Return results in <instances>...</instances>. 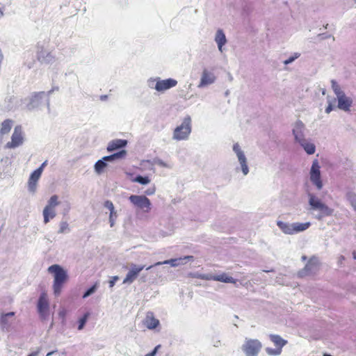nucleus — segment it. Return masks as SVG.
Returning a JSON list of instances; mask_svg holds the SVG:
<instances>
[{
	"label": "nucleus",
	"mask_w": 356,
	"mask_h": 356,
	"mask_svg": "<svg viewBox=\"0 0 356 356\" xmlns=\"http://www.w3.org/2000/svg\"><path fill=\"white\" fill-rule=\"evenodd\" d=\"M48 272L54 275L53 289L55 296L60 294L64 284L68 280L67 272L59 265L54 264L48 268Z\"/></svg>",
	"instance_id": "obj_1"
},
{
	"label": "nucleus",
	"mask_w": 356,
	"mask_h": 356,
	"mask_svg": "<svg viewBox=\"0 0 356 356\" xmlns=\"http://www.w3.org/2000/svg\"><path fill=\"white\" fill-rule=\"evenodd\" d=\"M277 225L284 234L290 235L303 232L308 229L311 225L309 222L305 223L295 222L289 224L282 221H277Z\"/></svg>",
	"instance_id": "obj_2"
},
{
	"label": "nucleus",
	"mask_w": 356,
	"mask_h": 356,
	"mask_svg": "<svg viewBox=\"0 0 356 356\" xmlns=\"http://www.w3.org/2000/svg\"><path fill=\"white\" fill-rule=\"evenodd\" d=\"M191 132V119L186 117L182 123L177 127L173 132V139L176 140H186Z\"/></svg>",
	"instance_id": "obj_3"
},
{
	"label": "nucleus",
	"mask_w": 356,
	"mask_h": 356,
	"mask_svg": "<svg viewBox=\"0 0 356 356\" xmlns=\"http://www.w3.org/2000/svg\"><path fill=\"white\" fill-rule=\"evenodd\" d=\"M309 203L313 209L318 210L320 211L318 219H321L325 216H331L333 213V210L329 208L326 204H323L318 197L315 195L310 194Z\"/></svg>",
	"instance_id": "obj_4"
},
{
	"label": "nucleus",
	"mask_w": 356,
	"mask_h": 356,
	"mask_svg": "<svg viewBox=\"0 0 356 356\" xmlns=\"http://www.w3.org/2000/svg\"><path fill=\"white\" fill-rule=\"evenodd\" d=\"M246 356H257L262 348L258 339H247L241 347Z\"/></svg>",
	"instance_id": "obj_5"
},
{
	"label": "nucleus",
	"mask_w": 356,
	"mask_h": 356,
	"mask_svg": "<svg viewBox=\"0 0 356 356\" xmlns=\"http://www.w3.org/2000/svg\"><path fill=\"white\" fill-rule=\"evenodd\" d=\"M129 200L134 207L145 213H149L152 209L151 202L145 195H131Z\"/></svg>",
	"instance_id": "obj_6"
},
{
	"label": "nucleus",
	"mask_w": 356,
	"mask_h": 356,
	"mask_svg": "<svg viewBox=\"0 0 356 356\" xmlns=\"http://www.w3.org/2000/svg\"><path fill=\"white\" fill-rule=\"evenodd\" d=\"M58 197L56 195H52L48 201L47 205L43 210L44 222L48 223L50 219L56 216L55 207L59 205Z\"/></svg>",
	"instance_id": "obj_7"
},
{
	"label": "nucleus",
	"mask_w": 356,
	"mask_h": 356,
	"mask_svg": "<svg viewBox=\"0 0 356 356\" xmlns=\"http://www.w3.org/2000/svg\"><path fill=\"white\" fill-rule=\"evenodd\" d=\"M270 340L275 346V348H267L266 353L270 355H279L281 354L282 348L287 343V341L282 339L277 334H270Z\"/></svg>",
	"instance_id": "obj_8"
},
{
	"label": "nucleus",
	"mask_w": 356,
	"mask_h": 356,
	"mask_svg": "<svg viewBox=\"0 0 356 356\" xmlns=\"http://www.w3.org/2000/svg\"><path fill=\"white\" fill-rule=\"evenodd\" d=\"M194 277L204 280H213L224 283L236 284V280H235L231 276H229L227 274L225 273L216 275H213L211 274H198L197 275H195Z\"/></svg>",
	"instance_id": "obj_9"
},
{
	"label": "nucleus",
	"mask_w": 356,
	"mask_h": 356,
	"mask_svg": "<svg viewBox=\"0 0 356 356\" xmlns=\"http://www.w3.org/2000/svg\"><path fill=\"white\" fill-rule=\"evenodd\" d=\"M23 142L24 134L22 127L21 125H17L14 129V131L11 136V141L6 143V147L8 149H13L22 145Z\"/></svg>",
	"instance_id": "obj_10"
},
{
	"label": "nucleus",
	"mask_w": 356,
	"mask_h": 356,
	"mask_svg": "<svg viewBox=\"0 0 356 356\" xmlns=\"http://www.w3.org/2000/svg\"><path fill=\"white\" fill-rule=\"evenodd\" d=\"M38 312L42 320H46L49 316V304L47 294L45 292L41 293L38 302Z\"/></svg>",
	"instance_id": "obj_11"
},
{
	"label": "nucleus",
	"mask_w": 356,
	"mask_h": 356,
	"mask_svg": "<svg viewBox=\"0 0 356 356\" xmlns=\"http://www.w3.org/2000/svg\"><path fill=\"white\" fill-rule=\"evenodd\" d=\"M310 179L312 183L316 185L318 190L322 188L323 184L321 180L320 167L317 160H315L313 162L310 172Z\"/></svg>",
	"instance_id": "obj_12"
},
{
	"label": "nucleus",
	"mask_w": 356,
	"mask_h": 356,
	"mask_svg": "<svg viewBox=\"0 0 356 356\" xmlns=\"http://www.w3.org/2000/svg\"><path fill=\"white\" fill-rule=\"evenodd\" d=\"M144 266H136L132 265L131 268L127 273L125 278L123 280L124 284H131L138 277L139 273L144 269Z\"/></svg>",
	"instance_id": "obj_13"
},
{
	"label": "nucleus",
	"mask_w": 356,
	"mask_h": 356,
	"mask_svg": "<svg viewBox=\"0 0 356 356\" xmlns=\"http://www.w3.org/2000/svg\"><path fill=\"white\" fill-rule=\"evenodd\" d=\"M177 81L173 79L159 80L156 81L154 88L159 92H163L176 86Z\"/></svg>",
	"instance_id": "obj_14"
},
{
	"label": "nucleus",
	"mask_w": 356,
	"mask_h": 356,
	"mask_svg": "<svg viewBox=\"0 0 356 356\" xmlns=\"http://www.w3.org/2000/svg\"><path fill=\"white\" fill-rule=\"evenodd\" d=\"M233 149L237 155V157L241 163V165L242 168V171H243V174L245 175H247L249 172V170H248V167L246 163V158H245L243 152L241 149L238 143L234 144V147H233Z\"/></svg>",
	"instance_id": "obj_15"
},
{
	"label": "nucleus",
	"mask_w": 356,
	"mask_h": 356,
	"mask_svg": "<svg viewBox=\"0 0 356 356\" xmlns=\"http://www.w3.org/2000/svg\"><path fill=\"white\" fill-rule=\"evenodd\" d=\"M41 175L42 168H38L31 173L28 181V188L31 192L33 193L35 191L37 183Z\"/></svg>",
	"instance_id": "obj_16"
},
{
	"label": "nucleus",
	"mask_w": 356,
	"mask_h": 356,
	"mask_svg": "<svg viewBox=\"0 0 356 356\" xmlns=\"http://www.w3.org/2000/svg\"><path fill=\"white\" fill-rule=\"evenodd\" d=\"M337 97L338 99V108L345 111H350L353 104L352 99L347 97L344 92L337 96Z\"/></svg>",
	"instance_id": "obj_17"
},
{
	"label": "nucleus",
	"mask_w": 356,
	"mask_h": 356,
	"mask_svg": "<svg viewBox=\"0 0 356 356\" xmlns=\"http://www.w3.org/2000/svg\"><path fill=\"white\" fill-rule=\"evenodd\" d=\"M144 325L149 330L156 328L159 325V321L154 316L152 312H148L144 320Z\"/></svg>",
	"instance_id": "obj_18"
},
{
	"label": "nucleus",
	"mask_w": 356,
	"mask_h": 356,
	"mask_svg": "<svg viewBox=\"0 0 356 356\" xmlns=\"http://www.w3.org/2000/svg\"><path fill=\"white\" fill-rule=\"evenodd\" d=\"M296 140L303 147L304 149L308 154H313L315 152V145L313 143H307L305 139L298 138V135L295 134Z\"/></svg>",
	"instance_id": "obj_19"
},
{
	"label": "nucleus",
	"mask_w": 356,
	"mask_h": 356,
	"mask_svg": "<svg viewBox=\"0 0 356 356\" xmlns=\"http://www.w3.org/2000/svg\"><path fill=\"white\" fill-rule=\"evenodd\" d=\"M15 312H8L6 314H2L0 316V325L3 330H8L10 327L11 322L9 321V318L13 317Z\"/></svg>",
	"instance_id": "obj_20"
},
{
	"label": "nucleus",
	"mask_w": 356,
	"mask_h": 356,
	"mask_svg": "<svg viewBox=\"0 0 356 356\" xmlns=\"http://www.w3.org/2000/svg\"><path fill=\"white\" fill-rule=\"evenodd\" d=\"M127 141L122 139H115L111 141L107 147L108 152H113L117 149H120L126 146Z\"/></svg>",
	"instance_id": "obj_21"
},
{
	"label": "nucleus",
	"mask_w": 356,
	"mask_h": 356,
	"mask_svg": "<svg viewBox=\"0 0 356 356\" xmlns=\"http://www.w3.org/2000/svg\"><path fill=\"white\" fill-rule=\"evenodd\" d=\"M193 259V256H186L184 258H179V259H172L169 260H165L164 261H159L154 264V266H160L162 264H170L172 266H177L181 264V261L183 259L192 260Z\"/></svg>",
	"instance_id": "obj_22"
},
{
	"label": "nucleus",
	"mask_w": 356,
	"mask_h": 356,
	"mask_svg": "<svg viewBox=\"0 0 356 356\" xmlns=\"http://www.w3.org/2000/svg\"><path fill=\"white\" fill-rule=\"evenodd\" d=\"M214 76L207 70H204L202 73L200 86H204L211 84L214 81Z\"/></svg>",
	"instance_id": "obj_23"
},
{
	"label": "nucleus",
	"mask_w": 356,
	"mask_h": 356,
	"mask_svg": "<svg viewBox=\"0 0 356 356\" xmlns=\"http://www.w3.org/2000/svg\"><path fill=\"white\" fill-rule=\"evenodd\" d=\"M215 40L218 44V49L222 51V46L226 43V38L222 30L219 29L216 32Z\"/></svg>",
	"instance_id": "obj_24"
},
{
	"label": "nucleus",
	"mask_w": 356,
	"mask_h": 356,
	"mask_svg": "<svg viewBox=\"0 0 356 356\" xmlns=\"http://www.w3.org/2000/svg\"><path fill=\"white\" fill-rule=\"evenodd\" d=\"M126 154H127L126 150L122 149V150H120V152H118L115 154H113L112 155L104 156L103 160L106 161H111L115 159H122L126 156Z\"/></svg>",
	"instance_id": "obj_25"
},
{
	"label": "nucleus",
	"mask_w": 356,
	"mask_h": 356,
	"mask_svg": "<svg viewBox=\"0 0 356 356\" xmlns=\"http://www.w3.org/2000/svg\"><path fill=\"white\" fill-rule=\"evenodd\" d=\"M106 161H104L103 159L99 160L95 164V170L97 174H101L103 172L105 168L107 166V163Z\"/></svg>",
	"instance_id": "obj_26"
},
{
	"label": "nucleus",
	"mask_w": 356,
	"mask_h": 356,
	"mask_svg": "<svg viewBox=\"0 0 356 356\" xmlns=\"http://www.w3.org/2000/svg\"><path fill=\"white\" fill-rule=\"evenodd\" d=\"M13 121L11 120H6L1 124V133L3 134H8L12 128Z\"/></svg>",
	"instance_id": "obj_27"
},
{
	"label": "nucleus",
	"mask_w": 356,
	"mask_h": 356,
	"mask_svg": "<svg viewBox=\"0 0 356 356\" xmlns=\"http://www.w3.org/2000/svg\"><path fill=\"white\" fill-rule=\"evenodd\" d=\"M133 182H138L140 184L145 185L150 182V179L148 177H142L138 175L131 180Z\"/></svg>",
	"instance_id": "obj_28"
},
{
	"label": "nucleus",
	"mask_w": 356,
	"mask_h": 356,
	"mask_svg": "<svg viewBox=\"0 0 356 356\" xmlns=\"http://www.w3.org/2000/svg\"><path fill=\"white\" fill-rule=\"evenodd\" d=\"M90 312H86L84 315L79 320L78 330H81L85 326V324L90 316Z\"/></svg>",
	"instance_id": "obj_29"
},
{
	"label": "nucleus",
	"mask_w": 356,
	"mask_h": 356,
	"mask_svg": "<svg viewBox=\"0 0 356 356\" xmlns=\"http://www.w3.org/2000/svg\"><path fill=\"white\" fill-rule=\"evenodd\" d=\"M332 90L334 92L336 96H338V95L343 93V92L341 90L339 86L334 80L332 81Z\"/></svg>",
	"instance_id": "obj_30"
},
{
	"label": "nucleus",
	"mask_w": 356,
	"mask_h": 356,
	"mask_svg": "<svg viewBox=\"0 0 356 356\" xmlns=\"http://www.w3.org/2000/svg\"><path fill=\"white\" fill-rule=\"evenodd\" d=\"M117 213L116 211L114 210H112L111 211H110V215H109V222H110V225L111 227H113L114 225H115V221L117 218Z\"/></svg>",
	"instance_id": "obj_31"
},
{
	"label": "nucleus",
	"mask_w": 356,
	"mask_h": 356,
	"mask_svg": "<svg viewBox=\"0 0 356 356\" xmlns=\"http://www.w3.org/2000/svg\"><path fill=\"white\" fill-rule=\"evenodd\" d=\"M97 285L94 284L92 286H91L89 289L87 290V291L83 294V298H86V297L91 295L92 293H94L96 290Z\"/></svg>",
	"instance_id": "obj_32"
},
{
	"label": "nucleus",
	"mask_w": 356,
	"mask_h": 356,
	"mask_svg": "<svg viewBox=\"0 0 356 356\" xmlns=\"http://www.w3.org/2000/svg\"><path fill=\"white\" fill-rule=\"evenodd\" d=\"M104 207L107 208L110 211L115 209L113 202L110 200L105 201L104 204Z\"/></svg>",
	"instance_id": "obj_33"
},
{
	"label": "nucleus",
	"mask_w": 356,
	"mask_h": 356,
	"mask_svg": "<svg viewBox=\"0 0 356 356\" xmlns=\"http://www.w3.org/2000/svg\"><path fill=\"white\" fill-rule=\"evenodd\" d=\"M68 229V224L66 222H63L60 224L59 232L64 233L66 230Z\"/></svg>",
	"instance_id": "obj_34"
},
{
	"label": "nucleus",
	"mask_w": 356,
	"mask_h": 356,
	"mask_svg": "<svg viewBox=\"0 0 356 356\" xmlns=\"http://www.w3.org/2000/svg\"><path fill=\"white\" fill-rule=\"evenodd\" d=\"M161 345L156 346L151 353L146 354L145 356H155L156 353H157Z\"/></svg>",
	"instance_id": "obj_35"
},
{
	"label": "nucleus",
	"mask_w": 356,
	"mask_h": 356,
	"mask_svg": "<svg viewBox=\"0 0 356 356\" xmlns=\"http://www.w3.org/2000/svg\"><path fill=\"white\" fill-rule=\"evenodd\" d=\"M299 56V54H296L295 56H291L289 59L284 61V63L285 65L289 64L291 62H293L296 58H297Z\"/></svg>",
	"instance_id": "obj_36"
},
{
	"label": "nucleus",
	"mask_w": 356,
	"mask_h": 356,
	"mask_svg": "<svg viewBox=\"0 0 356 356\" xmlns=\"http://www.w3.org/2000/svg\"><path fill=\"white\" fill-rule=\"evenodd\" d=\"M314 264H312L311 263V261H309V263L305 266V268H304V270H305V271L312 270V268H313V267H314Z\"/></svg>",
	"instance_id": "obj_37"
},
{
	"label": "nucleus",
	"mask_w": 356,
	"mask_h": 356,
	"mask_svg": "<svg viewBox=\"0 0 356 356\" xmlns=\"http://www.w3.org/2000/svg\"><path fill=\"white\" fill-rule=\"evenodd\" d=\"M118 280V276H114L112 277V279L109 281V285L110 287H113L115 283V282Z\"/></svg>",
	"instance_id": "obj_38"
},
{
	"label": "nucleus",
	"mask_w": 356,
	"mask_h": 356,
	"mask_svg": "<svg viewBox=\"0 0 356 356\" xmlns=\"http://www.w3.org/2000/svg\"><path fill=\"white\" fill-rule=\"evenodd\" d=\"M155 192V188H149L148 190H147L145 191V193L148 195H153Z\"/></svg>",
	"instance_id": "obj_39"
},
{
	"label": "nucleus",
	"mask_w": 356,
	"mask_h": 356,
	"mask_svg": "<svg viewBox=\"0 0 356 356\" xmlns=\"http://www.w3.org/2000/svg\"><path fill=\"white\" fill-rule=\"evenodd\" d=\"M295 134H298V138H300V139H304L303 138V134H302L301 131H297L296 130H293V134L295 135Z\"/></svg>",
	"instance_id": "obj_40"
},
{
	"label": "nucleus",
	"mask_w": 356,
	"mask_h": 356,
	"mask_svg": "<svg viewBox=\"0 0 356 356\" xmlns=\"http://www.w3.org/2000/svg\"><path fill=\"white\" fill-rule=\"evenodd\" d=\"M332 109H333L332 105L331 104H329V105L325 108V112L327 113H330L332 111Z\"/></svg>",
	"instance_id": "obj_41"
},
{
	"label": "nucleus",
	"mask_w": 356,
	"mask_h": 356,
	"mask_svg": "<svg viewBox=\"0 0 356 356\" xmlns=\"http://www.w3.org/2000/svg\"><path fill=\"white\" fill-rule=\"evenodd\" d=\"M156 163L161 166H163V167H168V165L165 164L163 161H161V160H159Z\"/></svg>",
	"instance_id": "obj_42"
},
{
	"label": "nucleus",
	"mask_w": 356,
	"mask_h": 356,
	"mask_svg": "<svg viewBox=\"0 0 356 356\" xmlns=\"http://www.w3.org/2000/svg\"><path fill=\"white\" fill-rule=\"evenodd\" d=\"M44 95V92H38V93H36L34 97L35 98H38V97H41L42 96H43Z\"/></svg>",
	"instance_id": "obj_43"
},
{
	"label": "nucleus",
	"mask_w": 356,
	"mask_h": 356,
	"mask_svg": "<svg viewBox=\"0 0 356 356\" xmlns=\"http://www.w3.org/2000/svg\"><path fill=\"white\" fill-rule=\"evenodd\" d=\"M46 165V161L44 162L41 165L40 167H39L38 168H42V172L43 171V168Z\"/></svg>",
	"instance_id": "obj_44"
},
{
	"label": "nucleus",
	"mask_w": 356,
	"mask_h": 356,
	"mask_svg": "<svg viewBox=\"0 0 356 356\" xmlns=\"http://www.w3.org/2000/svg\"><path fill=\"white\" fill-rule=\"evenodd\" d=\"M38 355V352H35V353H33L31 354H30L29 356H36Z\"/></svg>",
	"instance_id": "obj_45"
},
{
	"label": "nucleus",
	"mask_w": 356,
	"mask_h": 356,
	"mask_svg": "<svg viewBox=\"0 0 356 356\" xmlns=\"http://www.w3.org/2000/svg\"><path fill=\"white\" fill-rule=\"evenodd\" d=\"M3 13L1 10V9H0V19L3 17Z\"/></svg>",
	"instance_id": "obj_46"
},
{
	"label": "nucleus",
	"mask_w": 356,
	"mask_h": 356,
	"mask_svg": "<svg viewBox=\"0 0 356 356\" xmlns=\"http://www.w3.org/2000/svg\"><path fill=\"white\" fill-rule=\"evenodd\" d=\"M353 206L355 210H356V200L353 203Z\"/></svg>",
	"instance_id": "obj_47"
},
{
	"label": "nucleus",
	"mask_w": 356,
	"mask_h": 356,
	"mask_svg": "<svg viewBox=\"0 0 356 356\" xmlns=\"http://www.w3.org/2000/svg\"><path fill=\"white\" fill-rule=\"evenodd\" d=\"M54 353V351L49 352V353H47V356H50V355H51Z\"/></svg>",
	"instance_id": "obj_48"
},
{
	"label": "nucleus",
	"mask_w": 356,
	"mask_h": 356,
	"mask_svg": "<svg viewBox=\"0 0 356 356\" xmlns=\"http://www.w3.org/2000/svg\"><path fill=\"white\" fill-rule=\"evenodd\" d=\"M353 258H354L355 259H356V252H355V251H354V252H353Z\"/></svg>",
	"instance_id": "obj_49"
},
{
	"label": "nucleus",
	"mask_w": 356,
	"mask_h": 356,
	"mask_svg": "<svg viewBox=\"0 0 356 356\" xmlns=\"http://www.w3.org/2000/svg\"><path fill=\"white\" fill-rule=\"evenodd\" d=\"M153 266H148L147 268H146V269H147V270H149V269L152 268Z\"/></svg>",
	"instance_id": "obj_50"
},
{
	"label": "nucleus",
	"mask_w": 356,
	"mask_h": 356,
	"mask_svg": "<svg viewBox=\"0 0 356 356\" xmlns=\"http://www.w3.org/2000/svg\"><path fill=\"white\" fill-rule=\"evenodd\" d=\"M324 356H332L330 355H327V354H325Z\"/></svg>",
	"instance_id": "obj_51"
}]
</instances>
